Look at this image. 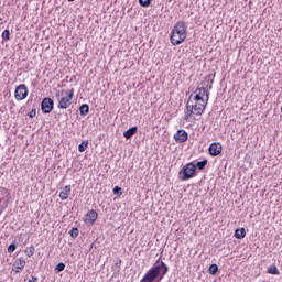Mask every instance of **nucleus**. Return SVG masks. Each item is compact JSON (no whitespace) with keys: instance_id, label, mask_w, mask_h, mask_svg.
I'll list each match as a JSON object with an SVG mask.
<instances>
[{"instance_id":"nucleus-7","label":"nucleus","mask_w":282,"mask_h":282,"mask_svg":"<svg viewBox=\"0 0 282 282\" xmlns=\"http://www.w3.org/2000/svg\"><path fill=\"white\" fill-rule=\"evenodd\" d=\"M14 97L15 100H25V98H28V86H25V84H20L15 88Z\"/></svg>"},{"instance_id":"nucleus-34","label":"nucleus","mask_w":282,"mask_h":282,"mask_svg":"<svg viewBox=\"0 0 282 282\" xmlns=\"http://www.w3.org/2000/svg\"><path fill=\"white\" fill-rule=\"evenodd\" d=\"M69 2L76 1V0H68Z\"/></svg>"},{"instance_id":"nucleus-28","label":"nucleus","mask_w":282,"mask_h":282,"mask_svg":"<svg viewBox=\"0 0 282 282\" xmlns=\"http://www.w3.org/2000/svg\"><path fill=\"white\" fill-rule=\"evenodd\" d=\"M205 80H209L210 85H213L215 83V74L214 75H207L205 77Z\"/></svg>"},{"instance_id":"nucleus-21","label":"nucleus","mask_w":282,"mask_h":282,"mask_svg":"<svg viewBox=\"0 0 282 282\" xmlns=\"http://www.w3.org/2000/svg\"><path fill=\"white\" fill-rule=\"evenodd\" d=\"M87 147H89V141H83V142L78 145V151H79V153H85V151H87Z\"/></svg>"},{"instance_id":"nucleus-2","label":"nucleus","mask_w":282,"mask_h":282,"mask_svg":"<svg viewBox=\"0 0 282 282\" xmlns=\"http://www.w3.org/2000/svg\"><path fill=\"white\" fill-rule=\"evenodd\" d=\"M187 30L188 26H186L184 21L176 22L170 34V42L172 45H182V43L186 41Z\"/></svg>"},{"instance_id":"nucleus-25","label":"nucleus","mask_w":282,"mask_h":282,"mask_svg":"<svg viewBox=\"0 0 282 282\" xmlns=\"http://www.w3.org/2000/svg\"><path fill=\"white\" fill-rule=\"evenodd\" d=\"M113 195H117V197H120L122 195V187L115 186L112 189Z\"/></svg>"},{"instance_id":"nucleus-15","label":"nucleus","mask_w":282,"mask_h":282,"mask_svg":"<svg viewBox=\"0 0 282 282\" xmlns=\"http://www.w3.org/2000/svg\"><path fill=\"white\" fill-rule=\"evenodd\" d=\"M193 107H196V109H200V116L206 110V107H208V99H205V101H194Z\"/></svg>"},{"instance_id":"nucleus-9","label":"nucleus","mask_w":282,"mask_h":282,"mask_svg":"<svg viewBox=\"0 0 282 282\" xmlns=\"http://www.w3.org/2000/svg\"><path fill=\"white\" fill-rule=\"evenodd\" d=\"M221 151H223V148H221V143L219 142H214L208 148V152H209V155H212V158H217V155H220Z\"/></svg>"},{"instance_id":"nucleus-14","label":"nucleus","mask_w":282,"mask_h":282,"mask_svg":"<svg viewBox=\"0 0 282 282\" xmlns=\"http://www.w3.org/2000/svg\"><path fill=\"white\" fill-rule=\"evenodd\" d=\"M135 133H138V126H133V127L129 128L128 130H126L123 132V138H126V140H131V138H133V135H135Z\"/></svg>"},{"instance_id":"nucleus-5","label":"nucleus","mask_w":282,"mask_h":282,"mask_svg":"<svg viewBox=\"0 0 282 282\" xmlns=\"http://www.w3.org/2000/svg\"><path fill=\"white\" fill-rule=\"evenodd\" d=\"M74 99V88L66 91V96L58 100V109H69L72 107V100Z\"/></svg>"},{"instance_id":"nucleus-26","label":"nucleus","mask_w":282,"mask_h":282,"mask_svg":"<svg viewBox=\"0 0 282 282\" xmlns=\"http://www.w3.org/2000/svg\"><path fill=\"white\" fill-rule=\"evenodd\" d=\"M151 1L152 0H139V4L141 8H149V6H151Z\"/></svg>"},{"instance_id":"nucleus-1","label":"nucleus","mask_w":282,"mask_h":282,"mask_svg":"<svg viewBox=\"0 0 282 282\" xmlns=\"http://www.w3.org/2000/svg\"><path fill=\"white\" fill-rule=\"evenodd\" d=\"M167 273L169 265L162 261V258H159L155 263L145 272L140 282H162Z\"/></svg>"},{"instance_id":"nucleus-24","label":"nucleus","mask_w":282,"mask_h":282,"mask_svg":"<svg viewBox=\"0 0 282 282\" xmlns=\"http://www.w3.org/2000/svg\"><path fill=\"white\" fill-rule=\"evenodd\" d=\"M63 270H65V263L59 262L58 264H56L54 272L58 274L59 272H63Z\"/></svg>"},{"instance_id":"nucleus-12","label":"nucleus","mask_w":282,"mask_h":282,"mask_svg":"<svg viewBox=\"0 0 282 282\" xmlns=\"http://www.w3.org/2000/svg\"><path fill=\"white\" fill-rule=\"evenodd\" d=\"M69 195H72V185H66L64 189L59 193V198L62 202H65L69 198Z\"/></svg>"},{"instance_id":"nucleus-23","label":"nucleus","mask_w":282,"mask_h":282,"mask_svg":"<svg viewBox=\"0 0 282 282\" xmlns=\"http://www.w3.org/2000/svg\"><path fill=\"white\" fill-rule=\"evenodd\" d=\"M69 235L72 239H76V237H78L79 235L78 227H73L72 230L69 231Z\"/></svg>"},{"instance_id":"nucleus-19","label":"nucleus","mask_w":282,"mask_h":282,"mask_svg":"<svg viewBox=\"0 0 282 282\" xmlns=\"http://www.w3.org/2000/svg\"><path fill=\"white\" fill-rule=\"evenodd\" d=\"M79 113H80V116H87L89 113V105L83 104L79 107Z\"/></svg>"},{"instance_id":"nucleus-31","label":"nucleus","mask_w":282,"mask_h":282,"mask_svg":"<svg viewBox=\"0 0 282 282\" xmlns=\"http://www.w3.org/2000/svg\"><path fill=\"white\" fill-rule=\"evenodd\" d=\"M120 265H122V260L121 259L117 260V262H116L117 268H120Z\"/></svg>"},{"instance_id":"nucleus-30","label":"nucleus","mask_w":282,"mask_h":282,"mask_svg":"<svg viewBox=\"0 0 282 282\" xmlns=\"http://www.w3.org/2000/svg\"><path fill=\"white\" fill-rule=\"evenodd\" d=\"M29 118H35L36 117V109H32L29 113H28Z\"/></svg>"},{"instance_id":"nucleus-18","label":"nucleus","mask_w":282,"mask_h":282,"mask_svg":"<svg viewBox=\"0 0 282 282\" xmlns=\"http://www.w3.org/2000/svg\"><path fill=\"white\" fill-rule=\"evenodd\" d=\"M208 272H209V274H212V276H215L219 272V265H217L215 263L210 264Z\"/></svg>"},{"instance_id":"nucleus-29","label":"nucleus","mask_w":282,"mask_h":282,"mask_svg":"<svg viewBox=\"0 0 282 282\" xmlns=\"http://www.w3.org/2000/svg\"><path fill=\"white\" fill-rule=\"evenodd\" d=\"M14 250H17V245H15V243L9 245V247H8V252H9V253H12V252H14Z\"/></svg>"},{"instance_id":"nucleus-4","label":"nucleus","mask_w":282,"mask_h":282,"mask_svg":"<svg viewBox=\"0 0 282 282\" xmlns=\"http://www.w3.org/2000/svg\"><path fill=\"white\" fill-rule=\"evenodd\" d=\"M194 94L196 95H189V102H204L207 100L208 104V100L210 99V94L205 87L196 88Z\"/></svg>"},{"instance_id":"nucleus-13","label":"nucleus","mask_w":282,"mask_h":282,"mask_svg":"<svg viewBox=\"0 0 282 282\" xmlns=\"http://www.w3.org/2000/svg\"><path fill=\"white\" fill-rule=\"evenodd\" d=\"M13 268H17V270L13 269V271H15V273L19 274V272H21L20 270H23V268H25V259H17L13 263Z\"/></svg>"},{"instance_id":"nucleus-3","label":"nucleus","mask_w":282,"mask_h":282,"mask_svg":"<svg viewBox=\"0 0 282 282\" xmlns=\"http://www.w3.org/2000/svg\"><path fill=\"white\" fill-rule=\"evenodd\" d=\"M195 173H197L195 170V163L189 162L180 170L178 180H181V182L193 180V176L195 175Z\"/></svg>"},{"instance_id":"nucleus-11","label":"nucleus","mask_w":282,"mask_h":282,"mask_svg":"<svg viewBox=\"0 0 282 282\" xmlns=\"http://www.w3.org/2000/svg\"><path fill=\"white\" fill-rule=\"evenodd\" d=\"M96 219H98V212L94 209L88 210V213L86 214L85 224L93 226V224L96 223Z\"/></svg>"},{"instance_id":"nucleus-6","label":"nucleus","mask_w":282,"mask_h":282,"mask_svg":"<svg viewBox=\"0 0 282 282\" xmlns=\"http://www.w3.org/2000/svg\"><path fill=\"white\" fill-rule=\"evenodd\" d=\"M41 110L44 113H52L54 111V99L46 97L41 102Z\"/></svg>"},{"instance_id":"nucleus-22","label":"nucleus","mask_w":282,"mask_h":282,"mask_svg":"<svg viewBox=\"0 0 282 282\" xmlns=\"http://www.w3.org/2000/svg\"><path fill=\"white\" fill-rule=\"evenodd\" d=\"M34 252H36L34 245H31V247L25 249L26 257H34Z\"/></svg>"},{"instance_id":"nucleus-33","label":"nucleus","mask_w":282,"mask_h":282,"mask_svg":"<svg viewBox=\"0 0 282 282\" xmlns=\"http://www.w3.org/2000/svg\"><path fill=\"white\" fill-rule=\"evenodd\" d=\"M55 96H56V98H59L61 97V93H57Z\"/></svg>"},{"instance_id":"nucleus-27","label":"nucleus","mask_w":282,"mask_h":282,"mask_svg":"<svg viewBox=\"0 0 282 282\" xmlns=\"http://www.w3.org/2000/svg\"><path fill=\"white\" fill-rule=\"evenodd\" d=\"M2 41H10V30L6 29L2 32Z\"/></svg>"},{"instance_id":"nucleus-20","label":"nucleus","mask_w":282,"mask_h":282,"mask_svg":"<svg viewBox=\"0 0 282 282\" xmlns=\"http://www.w3.org/2000/svg\"><path fill=\"white\" fill-rule=\"evenodd\" d=\"M267 272H268V274H274V275L281 274V272H279V269L274 264L270 265L268 268Z\"/></svg>"},{"instance_id":"nucleus-8","label":"nucleus","mask_w":282,"mask_h":282,"mask_svg":"<svg viewBox=\"0 0 282 282\" xmlns=\"http://www.w3.org/2000/svg\"><path fill=\"white\" fill-rule=\"evenodd\" d=\"M193 102L195 101H191V99L187 100L186 104V113L187 116H193V113H195V116H202V109L197 108V106H193Z\"/></svg>"},{"instance_id":"nucleus-16","label":"nucleus","mask_w":282,"mask_h":282,"mask_svg":"<svg viewBox=\"0 0 282 282\" xmlns=\"http://www.w3.org/2000/svg\"><path fill=\"white\" fill-rule=\"evenodd\" d=\"M206 166H208V160L207 159H204L203 161H198L196 164H195V171H204L206 169Z\"/></svg>"},{"instance_id":"nucleus-17","label":"nucleus","mask_w":282,"mask_h":282,"mask_svg":"<svg viewBox=\"0 0 282 282\" xmlns=\"http://www.w3.org/2000/svg\"><path fill=\"white\" fill-rule=\"evenodd\" d=\"M236 239H245L246 238V228H238L235 230Z\"/></svg>"},{"instance_id":"nucleus-10","label":"nucleus","mask_w":282,"mask_h":282,"mask_svg":"<svg viewBox=\"0 0 282 282\" xmlns=\"http://www.w3.org/2000/svg\"><path fill=\"white\" fill-rule=\"evenodd\" d=\"M174 140L178 144H183V142H186L188 140V132L186 130H177V132L174 134Z\"/></svg>"},{"instance_id":"nucleus-32","label":"nucleus","mask_w":282,"mask_h":282,"mask_svg":"<svg viewBox=\"0 0 282 282\" xmlns=\"http://www.w3.org/2000/svg\"><path fill=\"white\" fill-rule=\"evenodd\" d=\"M189 118H191L189 115H188V113H185L184 120H185V121H188Z\"/></svg>"}]
</instances>
